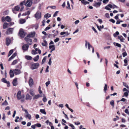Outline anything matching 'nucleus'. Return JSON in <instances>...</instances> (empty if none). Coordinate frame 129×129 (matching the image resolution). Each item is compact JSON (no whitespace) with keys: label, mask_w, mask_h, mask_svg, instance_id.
I'll list each match as a JSON object with an SVG mask.
<instances>
[{"label":"nucleus","mask_w":129,"mask_h":129,"mask_svg":"<svg viewBox=\"0 0 129 129\" xmlns=\"http://www.w3.org/2000/svg\"><path fill=\"white\" fill-rule=\"evenodd\" d=\"M105 16L106 17L108 18H110L109 14L108 13H106V14H105Z\"/></svg>","instance_id":"54"},{"label":"nucleus","mask_w":129,"mask_h":129,"mask_svg":"<svg viewBox=\"0 0 129 129\" xmlns=\"http://www.w3.org/2000/svg\"><path fill=\"white\" fill-rule=\"evenodd\" d=\"M38 90L39 93L40 94H41L42 93V92L41 90V88L40 86L39 87Z\"/></svg>","instance_id":"52"},{"label":"nucleus","mask_w":129,"mask_h":129,"mask_svg":"<svg viewBox=\"0 0 129 129\" xmlns=\"http://www.w3.org/2000/svg\"><path fill=\"white\" fill-rule=\"evenodd\" d=\"M21 93L20 91H18L17 94V97L18 100H21V102H23L24 101V95L23 94L21 95Z\"/></svg>","instance_id":"1"},{"label":"nucleus","mask_w":129,"mask_h":129,"mask_svg":"<svg viewBox=\"0 0 129 129\" xmlns=\"http://www.w3.org/2000/svg\"><path fill=\"white\" fill-rule=\"evenodd\" d=\"M32 99V97L28 94H27L25 96V99L26 100H30Z\"/></svg>","instance_id":"16"},{"label":"nucleus","mask_w":129,"mask_h":129,"mask_svg":"<svg viewBox=\"0 0 129 129\" xmlns=\"http://www.w3.org/2000/svg\"><path fill=\"white\" fill-rule=\"evenodd\" d=\"M58 11H56L55 12V13H54V14L53 16V17H55L56 16H57V14L58 13Z\"/></svg>","instance_id":"53"},{"label":"nucleus","mask_w":129,"mask_h":129,"mask_svg":"<svg viewBox=\"0 0 129 129\" xmlns=\"http://www.w3.org/2000/svg\"><path fill=\"white\" fill-rule=\"evenodd\" d=\"M92 47H92V46L91 45H90V44H89V46H88V49L89 50H90V48H92Z\"/></svg>","instance_id":"59"},{"label":"nucleus","mask_w":129,"mask_h":129,"mask_svg":"<svg viewBox=\"0 0 129 129\" xmlns=\"http://www.w3.org/2000/svg\"><path fill=\"white\" fill-rule=\"evenodd\" d=\"M124 63H125V64L124 65V66H127V60L126 59H125L124 60Z\"/></svg>","instance_id":"49"},{"label":"nucleus","mask_w":129,"mask_h":129,"mask_svg":"<svg viewBox=\"0 0 129 129\" xmlns=\"http://www.w3.org/2000/svg\"><path fill=\"white\" fill-rule=\"evenodd\" d=\"M29 93L32 96H34L35 93L34 92V90L33 89H30L29 91Z\"/></svg>","instance_id":"22"},{"label":"nucleus","mask_w":129,"mask_h":129,"mask_svg":"<svg viewBox=\"0 0 129 129\" xmlns=\"http://www.w3.org/2000/svg\"><path fill=\"white\" fill-rule=\"evenodd\" d=\"M125 112L129 115V112L128 109H126L125 111Z\"/></svg>","instance_id":"58"},{"label":"nucleus","mask_w":129,"mask_h":129,"mask_svg":"<svg viewBox=\"0 0 129 129\" xmlns=\"http://www.w3.org/2000/svg\"><path fill=\"white\" fill-rule=\"evenodd\" d=\"M11 43V40L9 38L7 37L6 39V44L7 46H9Z\"/></svg>","instance_id":"12"},{"label":"nucleus","mask_w":129,"mask_h":129,"mask_svg":"<svg viewBox=\"0 0 129 129\" xmlns=\"http://www.w3.org/2000/svg\"><path fill=\"white\" fill-rule=\"evenodd\" d=\"M17 62V60H15L13 61L11 64L12 65H14L16 64Z\"/></svg>","instance_id":"38"},{"label":"nucleus","mask_w":129,"mask_h":129,"mask_svg":"<svg viewBox=\"0 0 129 129\" xmlns=\"http://www.w3.org/2000/svg\"><path fill=\"white\" fill-rule=\"evenodd\" d=\"M25 41L27 42L28 44L29 45H31L32 44V40L30 39L28 37H26L25 38Z\"/></svg>","instance_id":"7"},{"label":"nucleus","mask_w":129,"mask_h":129,"mask_svg":"<svg viewBox=\"0 0 129 129\" xmlns=\"http://www.w3.org/2000/svg\"><path fill=\"white\" fill-rule=\"evenodd\" d=\"M13 53V50H11L9 52L8 56L9 57L10 55H11L12 54V53Z\"/></svg>","instance_id":"46"},{"label":"nucleus","mask_w":129,"mask_h":129,"mask_svg":"<svg viewBox=\"0 0 129 129\" xmlns=\"http://www.w3.org/2000/svg\"><path fill=\"white\" fill-rule=\"evenodd\" d=\"M30 14V12L29 11H28L27 12L25 13L24 15H29Z\"/></svg>","instance_id":"50"},{"label":"nucleus","mask_w":129,"mask_h":129,"mask_svg":"<svg viewBox=\"0 0 129 129\" xmlns=\"http://www.w3.org/2000/svg\"><path fill=\"white\" fill-rule=\"evenodd\" d=\"M37 53L34 50H33L31 51V53L34 55L36 54H37Z\"/></svg>","instance_id":"39"},{"label":"nucleus","mask_w":129,"mask_h":129,"mask_svg":"<svg viewBox=\"0 0 129 129\" xmlns=\"http://www.w3.org/2000/svg\"><path fill=\"white\" fill-rule=\"evenodd\" d=\"M2 20L3 22L6 21L8 22H9L11 21L12 19L10 17L8 16H7L6 17H3L2 19Z\"/></svg>","instance_id":"3"},{"label":"nucleus","mask_w":129,"mask_h":129,"mask_svg":"<svg viewBox=\"0 0 129 129\" xmlns=\"http://www.w3.org/2000/svg\"><path fill=\"white\" fill-rule=\"evenodd\" d=\"M12 83L13 86H16L17 85V78H15L13 80Z\"/></svg>","instance_id":"18"},{"label":"nucleus","mask_w":129,"mask_h":129,"mask_svg":"<svg viewBox=\"0 0 129 129\" xmlns=\"http://www.w3.org/2000/svg\"><path fill=\"white\" fill-rule=\"evenodd\" d=\"M2 81L4 83L7 84H9V81H8L5 78H3L2 80Z\"/></svg>","instance_id":"20"},{"label":"nucleus","mask_w":129,"mask_h":129,"mask_svg":"<svg viewBox=\"0 0 129 129\" xmlns=\"http://www.w3.org/2000/svg\"><path fill=\"white\" fill-rule=\"evenodd\" d=\"M49 49H55V46L54 45H50L49 47Z\"/></svg>","instance_id":"45"},{"label":"nucleus","mask_w":129,"mask_h":129,"mask_svg":"<svg viewBox=\"0 0 129 129\" xmlns=\"http://www.w3.org/2000/svg\"><path fill=\"white\" fill-rule=\"evenodd\" d=\"M25 58L26 59L29 60H31L33 58L31 56L28 55H26Z\"/></svg>","instance_id":"21"},{"label":"nucleus","mask_w":129,"mask_h":129,"mask_svg":"<svg viewBox=\"0 0 129 129\" xmlns=\"http://www.w3.org/2000/svg\"><path fill=\"white\" fill-rule=\"evenodd\" d=\"M13 72L15 75H18L22 73L21 71L18 69H15L13 70Z\"/></svg>","instance_id":"8"},{"label":"nucleus","mask_w":129,"mask_h":129,"mask_svg":"<svg viewBox=\"0 0 129 129\" xmlns=\"http://www.w3.org/2000/svg\"><path fill=\"white\" fill-rule=\"evenodd\" d=\"M67 6L66 7L67 8L70 10L71 9L70 3L68 1L67 2Z\"/></svg>","instance_id":"29"},{"label":"nucleus","mask_w":129,"mask_h":129,"mask_svg":"<svg viewBox=\"0 0 129 129\" xmlns=\"http://www.w3.org/2000/svg\"><path fill=\"white\" fill-rule=\"evenodd\" d=\"M40 112L42 113H43L44 114L46 115V112L45 111V110L43 109H41L40 110Z\"/></svg>","instance_id":"35"},{"label":"nucleus","mask_w":129,"mask_h":129,"mask_svg":"<svg viewBox=\"0 0 129 129\" xmlns=\"http://www.w3.org/2000/svg\"><path fill=\"white\" fill-rule=\"evenodd\" d=\"M89 44H90V43H89L87 42L86 41L85 43V47H86V48H87L88 45V46Z\"/></svg>","instance_id":"43"},{"label":"nucleus","mask_w":129,"mask_h":129,"mask_svg":"<svg viewBox=\"0 0 129 129\" xmlns=\"http://www.w3.org/2000/svg\"><path fill=\"white\" fill-rule=\"evenodd\" d=\"M17 53H14L9 58L8 61H10L12 59H13L17 55Z\"/></svg>","instance_id":"17"},{"label":"nucleus","mask_w":129,"mask_h":129,"mask_svg":"<svg viewBox=\"0 0 129 129\" xmlns=\"http://www.w3.org/2000/svg\"><path fill=\"white\" fill-rule=\"evenodd\" d=\"M14 30V28H9L7 29V31L6 32L7 35H9L12 34Z\"/></svg>","instance_id":"6"},{"label":"nucleus","mask_w":129,"mask_h":129,"mask_svg":"<svg viewBox=\"0 0 129 129\" xmlns=\"http://www.w3.org/2000/svg\"><path fill=\"white\" fill-rule=\"evenodd\" d=\"M19 36L22 38H23L25 36V34L23 29H21L19 32Z\"/></svg>","instance_id":"9"},{"label":"nucleus","mask_w":129,"mask_h":129,"mask_svg":"<svg viewBox=\"0 0 129 129\" xmlns=\"http://www.w3.org/2000/svg\"><path fill=\"white\" fill-rule=\"evenodd\" d=\"M129 93V91L125 92L124 93V96H125L126 97H127Z\"/></svg>","instance_id":"40"},{"label":"nucleus","mask_w":129,"mask_h":129,"mask_svg":"<svg viewBox=\"0 0 129 129\" xmlns=\"http://www.w3.org/2000/svg\"><path fill=\"white\" fill-rule=\"evenodd\" d=\"M104 90L105 92L107 90V85L106 84H105Z\"/></svg>","instance_id":"44"},{"label":"nucleus","mask_w":129,"mask_h":129,"mask_svg":"<svg viewBox=\"0 0 129 129\" xmlns=\"http://www.w3.org/2000/svg\"><path fill=\"white\" fill-rule=\"evenodd\" d=\"M119 34V32L118 31H116L115 33L113 34V36L114 37H116L117 35H118Z\"/></svg>","instance_id":"41"},{"label":"nucleus","mask_w":129,"mask_h":129,"mask_svg":"<svg viewBox=\"0 0 129 129\" xmlns=\"http://www.w3.org/2000/svg\"><path fill=\"white\" fill-rule=\"evenodd\" d=\"M51 16V15L50 14L47 13L45 14L44 16V17L45 18H48L49 17Z\"/></svg>","instance_id":"30"},{"label":"nucleus","mask_w":129,"mask_h":129,"mask_svg":"<svg viewBox=\"0 0 129 129\" xmlns=\"http://www.w3.org/2000/svg\"><path fill=\"white\" fill-rule=\"evenodd\" d=\"M8 103L7 102V101L6 100L2 104V105L7 106L8 105Z\"/></svg>","instance_id":"33"},{"label":"nucleus","mask_w":129,"mask_h":129,"mask_svg":"<svg viewBox=\"0 0 129 129\" xmlns=\"http://www.w3.org/2000/svg\"><path fill=\"white\" fill-rule=\"evenodd\" d=\"M36 126L38 127H40L41 126V125L40 123H38L35 124Z\"/></svg>","instance_id":"55"},{"label":"nucleus","mask_w":129,"mask_h":129,"mask_svg":"<svg viewBox=\"0 0 129 129\" xmlns=\"http://www.w3.org/2000/svg\"><path fill=\"white\" fill-rule=\"evenodd\" d=\"M14 72L13 71L10 70L9 72V74L10 77L12 78L14 76Z\"/></svg>","instance_id":"19"},{"label":"nucleus","mask_w":129,"mask_h":129,"mask_svg":"<svg viewBox=\"0 0 129 129\" xmlns=\"http://www.w3.org/2000/svg\"><path fill=\"white\" fill-rule=\"evenodd\" d=\"M123 83L124 86L126 87V88L128 89H129V87L128 85L126 83L124 82H123Z\"/></svg>","instance_id":"34"},{"label":"nucleus","mask_w":129,"mask_h":129,"mask_svg":"<svg viewBox=\"0 0 129 129\" xmlns=\"http://www.w3.org/2000/svg\"><path fill=\"white\" fill-rule=\"evenodd\" d=\"M33 0H28L25 3V6L28 7H30L32 5L33 3Z\"/></svg>","instance_id":"5"},{"label":"nucleus","mask_w":129,"mask_h":129,"mask_svg":"<svg viewBox=\"0 0 129 129\" xmlns=\"http://www.w3.org/2000/svg\"><path fill=\"white\" fill-rule=\"evenodd\" d=\"M8 23L6 22H5L4 23L3 26V28L4 29H6V28L8 26Z\"/></svg>","instance_id":"24"},{"label":"nucleus","mask_w":129,"mask_h":129,"mask_svg":"<svg viewBox=\"0 0 129 129\" xmlns=\"http://www.w3.org/2000/svg\"><path fill=\"white\" fill-rule=\"evenodd\" d=\"M123 91L124 92H129V90L127 89L126 88H123Z\"/></svg>","instance_id":"61"},{"label":"nucleus","mask_w":129,"mask_h":129,"mask_svg":"<svg viewBox=\"0 0 129 129\" xmlns=\"http://www.w3.org/2000/svg\"><path fill=\"white\" fill-rule=\"evenodd\" d=\"M22 110L25 112V113L26 114V115H29V114L28 112L26 110L23 108Z\"/></svg>","instance_id":"48"},{"label":"nucleus","mask_w":129,"mask_h":129,"mask_svg":"<svg viewBox=\"0 0 129 129\" xmlns=\"http://www.w3.org/2000/svg\"><path fill=\"white\" fill-rule=\"evenodd\" d=\"M20 9V7L19 6H15L14 8H13L12 10L14 13L16 14V13L15 12V11H19Z\"/></svg>","instance_id":"11"},{"label":"nucleus","mask_w":129,"mask_h":129,"mask_svg":"<svg viewBox=\"0 0 129 129\" xmlns=\"http://www.w3.org/2000/svg\"><path fill=\"white\" fill-rule=\"evenodd\" d=\"M25 116L26 118H28L29 120L31 119V116L30 114H29V115H26Z\"/></svg>","instance_id":"32"},{"label":"nucleus","mask_w":129,"mask_h":129,"mask_svg":"<svg viewBox=\"0 0 129 129\" xmlns=\"http://www.w3.org/2000/svg\"><path fill=\"white\" fill-rule=\"evenodd\" d=\"M118 38L119 39H120L121 42H123L124 39H123V37H122V36H118Z\"/></svg>","instance_id":"31"},{"label":"nucleus","mask_w":129,"mask_h":129,"mask_svg":"<svg viewBox=\"0 0 129 129\" xmlns=\"http://www.w3.org/2000/svg\"><path fill=\"white\" fill-rule=\"evenodd\" d=\"M45 123L47 124H48L49 123V125L50 126L52 125V123L51 122H49L48 120H47L46 121Z\"/></svg>","instance_id":"47"},{"label":"nucleus","mask_w":129,"mask_h":129,"mask_svg":"<svg viewBox=\"0 0 129 129\" xmlns=\"http://www.w3.org/2000/svg\"><path fill=\"white\" fill-rule=\"evenodd\" d=\"M109 21L110 22H112L113 23H115V21L113 19H110L109 20Z\"/></svg>","instance_id":"63"},{"label":"nucleus","mask_w":129,"mask_h":129,"mask_svg":"<svg viewBox=\"0 0 129 129\" xmlns=\"http://www.w3.org/2000/svg\"><path fill=\"white\" fill-rule=\"evenodd\" d=\"M29 47V46L27 44H25L22 46V49L23 50L26 51L27 50Z\"/></svg>","instance_id":"15"},{"label":"nucleus","mask_w":129,"mask_h":129,"mask_svg":"<svg viewBox=\"0 0 129 129\" xmlns=\"http://www.w3.org/2000/svg\"><path fill=\"white\" fill-rule=\"evenodd\" d=\"M26 21V20L24 19H21L20 20V23L21 24H23Z\"/></svg>","instance_id":"27"},{"label":"nucleus","mask_w":129,"mask_h":129,"mask_svg":"<svg viewBox=\"0 0 129 129\" xmlns=\"http://www.w3.org/2000/svg\"><path fill=\"white\" fill-rule=\"evenodd\" d=\"M39 58V55H37L36 57H34L33 58L34 60L35 61H37L38 60Z\"/></svg>","instance_id":"28"},{"label":"nucleus","mask_w":129,"mask_h":129,"mask_svg":"<svg viewBox=\"0 0 129 129\" xmlns=\"http://www.w3.org/2000/svg\"><path fill=\"white\" fill-rule=\"evenodd\" d=\"M81 3L84 5H86L87 4H88L89 3V2H87L85 0H81Z\"/></svg>","instance_id":"26"},{"label":"nucleus","mask_w":129,"mask_h":129,"mask_svg":"<svg viewBox=\"0 0 129 129\" xmlns=\"http://www.w3.org/2000/svg\"><path fill=\"white\" fill-rule=\"evenodd\" d=\"M43 101L44 102H46L47 101V99L45 96L44 95V96L43 99Z\"/></svg>","instance_id":"37"},{"label":"nucleus","mask_w":129,"mask_h":129,"mask_svg":"<svg viewBox=\"0 0 129 129\" xmlns=\"http://www.w3.org/2000/svg\"><path fill=\"white\" fill-rule=\"evenodd\" d=\"M41 13L39 11H38L35 14V17L37 19H39L41 18Z\"/></svg>","instance_id":"4"},{"label":"nucleus","mask_w":129,"mask_h":129,"mask_svg":"<svg viewBox=\"0 0 129 129\" xmlns=\"http://www.w3.org/2000/svg\"><path fill=\"white\" fill-rule=\"evenodd\" d=\"M42 44L43 46H46L47 45V43L45 40H44V43H42Z\"/></svg>","instance_id":"25"},{"label":"nucleus","mask_w":129,"mask_h":129,"mask_svg":"<svg viewBox=\"0 0 129 129\" xmlns=\"http://www.w3.org/2000/svg\"><path fill=\"white\" fill-rule=\"evenodd\" d=\"M51 58H50L49 62H48V64L49 65H51V64L52 61H51Z\"/></svg>","instance_id":"62"},{"label":"nucleus","mask_w":129,"mask_h":129,"mask_svg":"<svg viewBox=\"0 0 129 129\" xmlns=\"http://www.w3.org/2000/svg\"><path fill=\"white\" fill-rule=\"evenodd\" d=\"M28 83L30 87H32L33 86L34 82L33 79L31 78H30L28 81Z\"/></svg>","instance_id":"10"},{"label":"nucleus","mask_w":129,"mask_h":129,"mask_svg":"<svg viewBox=\"0 0 129 129\" xmlns=\"http://www.w3.org/2000/svg\"><path fill=\"white\" fill-rule=\"evenodd\" d=\"M25 1H23L22 2H21L20 3V5L21 6H23V5L25 3Z\"/></svg>","instance_id":"51"},{"label":"nucleus","mask_w":129,"mask_h":129,"mask_svg":"<svg viewBox=\"0 0 129 129\" xmlns=\"http://www.w3.org/2000/svg\"><path fill=\"white\" fill-rule=\"evenodd\" d=\"M59 38H57L56 39H55L54 40V42H55L56 43L58 41H59Z\"/></svg>","instance_id":"56"},{"label":"nucleus","mask_w":129,"mask_h":129,"mask_svg":"<svg viewBox=\"0 0 129 129\" xmlns=\"http://www.w3.org/2000/svg\"><path fill=\"white\" fill-rule=\"evenodd\" d=\"M39 66L38 63H32L30 64V68L32 70H34L37 68Z\"/></svg>","instance_id":"2"},{"label":"nucleus","mask_w":129,"mask_h":129,"mask_svg":"<svg viewBox=\"0 0 129 129\" xmlns=\"http://www.w3.org/2000/svg\"><path fill=\"white\" fill-rule=\"evenodd\" d=\"M40 96V95L39 94H38L35 95L33 98V99L34 100L36 99L39 98Z\"/></svg>","instance_id":"23"},{"label":"nucleus","mask_w":129,"mask_h":129,"mask_svg":"<svg viewBox=\"0 0 129 129\" xmlns=\"http://www.w3.org/2000/svg\"><path fill=\"white\" fill-rule=\"evenodd\" d=\"M47 58L46 56L44 57L43 58L42 62V64H43L46 61Z\"/></svg>","instance_id":"36"},{"label":"nucleus","mask_w":129,"mask_h":129,"mask_svg":"<svg viewBox=\"0 0 129 129\" xmlns=\"http://www.w3.org/2000/svg\"><path fill=\"white\" fill-rule=\"evenodd\" d=\"M105 8L107 10H111L110 8H112V5L110 4L108 5L105 7Z\"/></svg>","instance_id":"14"},{"label":"nucleus","mask_w":129,"mask_h":129,"mask_svg":"<svg viewBox=\"0 0 129 129\" xmlns=\"http://www.w3.org/2000/svg\"><path fill=\"white\" fill-rule=\"evenodd\" d=\"M115 45L118 47H120V48L121 47L120 44H119V43H116Z\"/></svg>","instance_id":"64"},{"label":"nucleus","mask_w":129,"mask_h":129,"mask_svg":"<svg viewBox=\"0 0 129 129\" xmlns=\"http://www.w3.org/2000/svg\"><path fill=\"white\" fill-rule=\"evenodd\" d=\"M35 32H33L30 33L27 37L28 38L34 37L35 36Z\"/></svg>","instance_id":"13"},{"label":"nucleus","mask_w":129,"mask_h":129,"mask_svg":"<svg viewBox=\"0 0 129 129\" xmlns=\"http://www.w3.org/2000/svg\"><path fill=\"white\" fill-rule=\"evenodd\" d=\"M110 104L112 106L113 108L114 107V101L113 100L111 101L110 102Z\"/></svg>","instance_id":"42"},{"label":"nucleus","mask_w":129,"mask_h":129,"mask_svg":"<svg viewBox=\"0 0 129 129\" xmlns=\"http://www.w3.org/2000/svg\"><path fill=\"white\" fill-rule=\"evenodd\" d=\"M50 81H48L45 84L46 86L47 87L48 86V85L50 84Z\"/></svg>","instance_id":"57"},{"label":"nucleus","mask_w":129,"mask_h":129,"mask_svg":"<svg viewBox=\"0 0 129 129\" xmlns=\"http://www.w3.org/2000/svg\"><path fill=\"white\" fill-rule=\"evenodd\" d=\"M80 22V21L79 20H77L74 22V23L75 25L78 24Z\"/></svg>","instance_id":"60"}]
</instances>
